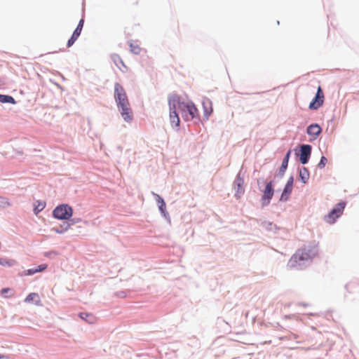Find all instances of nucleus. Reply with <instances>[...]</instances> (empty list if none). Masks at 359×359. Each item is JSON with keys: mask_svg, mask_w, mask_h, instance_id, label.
Returning a JSON list of instances; mask_svg holds the SVG:
<instances>
[{"mask_svg": "<svg viewBox=\"0 0 359 359\" xmlns=\"http://www.w3.org/2000/svg\"><path fill=\"white\" fill-rule=\"evenodd\" d=\"M318 255V249L316 246H307L299 249L291 257L290 263L292 266H295L302 261L312 259Z\"/></svg>", "mask_w": 359, "mask_h": 359, "instance_id": "f03ea898", "label": "nucleus"}, {"mask_svg": "<svg viewBox=\"0 0 359 359\" xmlns=\"http://www.w3.org/2000/svg\"><path fill=\"white\" fill-rule=\"evenodd\" d=\"M0 359H13V358L7 355L0 354Z\"/></svg>", "mask_w": 359, "mask_h": 359, "instance_id": "7c9ffc66", "label": "nucleus"}, {"mask_svg": "<svg viewBox=\"0 0 359 359\" xmlns=\"http://www.w3.org/2000/svg\"><path fill=\"white\" fill-rule=\"evenodd\" d=\"M70 226H71L70 224H65V229H54V230L57 233H62L67 231V230H69V228H70Z\"/></svg>", "mask_w": 359, "mask_h": 359, "instance_id": "c85d7f7f", "label": "nucleus"}, {"mask_svg": "<svg viewBox=\"0 0 359 359\" xmlns=\"http://www.w3.org/2000/svg\"><path fill=\"white\" fill-rule=\"evenodd\" d=\"M327 162V159L326 158V157L322 156L319 163L318 164V168L320 169L323 168L325 166Z\"/></svg>", "mask_w": 359, "mask_h": 359, "instance_id": "bb28decb", "label": "nucleus"}, {"mask_svg": "<svg viewBox=\"0 0 359 359\" xmlns=\"http://www.w3.org/2000/svg\"><path fill=\"white\" fill-rule=\"evenodd\" d=\"M73 214V210L71 206L67 204H62L57 206L53 211V215L58 219H69Z\"/></svg>", "mask_w": 359, "mask_h": 359, "instance_id": "7ed1b4c3", "label": "nucleus"}, {"mask_svg": "<svg viewBox=\"0 0 359 359\" xmlns=\"http://www.w3.org/2000/svg\"><path fill=\"white\" fill-rule=\"evenodd\" d=\"M299 177L304 184H306L309 179V172L305 167L299 169Z\"/></svg>", "mask_w": 359, "mask_h": 359, "instance_id": "f3484780", "label": "nucleus"}, {"mask_svg": "<svg viewBox=\"0 0 359 359\" xmlns=\"http://www.w3.org/2000/svg\"><path fill=\"white\" fill-rule=\"evenodd\" d=\"M25 302L26 303H32L34 302L36 305L40 306L41 304V299L38 293L36 292H32L29 294L27 297L25 299Z\"/></svg>", "mask_w": 359, "mask_h": 359, "instance_id": "ddd939ff", "label": "nucleus"}, {"mask_svg": "<svg viewBox=\"0 0 359 359\" xmlns=\"http://www.w3.org/2000/svg\"><path fill=\"white\" fill-rule=\"evenodd\" d=\"M47 268V264H41L36 269H30L27 271V275H32L37 272H41L45 270Z\"/></svg>", "mask_w": 359, "mask_h": 359, "instance_id": "aec40b11", "label": "nucleus"}, {"mask_svg": "<svg viewBox=\"0 0 359 359\" xmlns=\"http://www.w3.org/2000/svg\"><path fill=\"white\" fill-rule=\"evenodd\" d=\"M10 205L8 200L0 196V208H4Z\"/></svg>", "mask_w": 359, "mask_h": 359, "instance_id": "5701e85b", "label": "nucleus"}, {"mask_svg": "<svg viewBox=\"0 0 359 359\" xmlns=\"http://www.w3.org/2000/svg\"><path fill=\"white\" fill-rule=\"evenodd\" d=\"M293 181H294L293 177H290L288 179V180L285 186V188L283 189V191L282 193L281 198H280L281 200L287 201L288 199V197L292 191Z\"/></svg>", "mask_w": 359, "mask_h": 359, "instance_id": "9b49d317", "label": "nucleus"}, {"mask_svg": "<svg viewBox=\"0 0 359 359\" xmlns=\"http://www.w3.org/2000/svg\"><path fill=\"white\" fill-rule=\"evenodd\" d=\"M11 292L12 294L9 296V297H12L13 296V292L12 291V290L11 288H8V287H6V288H3L1 290V294L4 297H8V296L6 295V293L8 292Z\"/></svg>", "mask_w": 359, "mask_h": 359, "instance_id": "cd10ccee", "label": "nucleus"}, {"mask_svg": "<svg viewBox=\"0 0 359 359\" xmlns=\"http://www.w3.org/2000/svg\"><path fill=\"white\" fill-rule=\"evenodd\" d=\"M130 46L132 53L135 54H139L140 53L141 48L138 45L130 43Z\"/></svg>", "mask_w": 359, "mask_h": 359, "instance_id": "b1692460", "label": "nucleus"}, {"mask_svg": "<svg viewBox=\"0 0 359 359\" xmlns=\"http://www.w3.org/2000/svg\"><path fill=\"white\" fill-rule=\"evenodd\" d=\"M309 135L317 137L321 133V128L318 124H311L307 128Z\"/></svg>", "mask_w": 359, "mask_h": 359, "instance_id": "4468645a", "label": "nucleus"}, {"mask_svg": "<svg viewBox=\"0 0 359 359\" xmlns=\"http://www.w3.org/2000/svg\"><path fill=\"white\" fill-rule=\"evenodd\" d=\"M79 316L89 324H94L97 321V318L92 313H80Z\"/></svg>", "mask_w": 359, "mask_h": 359, "instance_id": "2eb2a0df", "label": "nucleus"}, {"mask_svg": "<svg viewBox=\"0 0 359 359\" xmlns=\"http://www.w3.org/2000/svg\"><path fill=\"white\" fill-rule=\"evenodd\" d=\"M154 195L156 197V203L158 205L159 210L161 212V213L165 215V208H166L165 203L164 202L163 199L159 195H158V194H154Z\"/></svg>", "mask_w": 359, "mask_h": 359, "instance_id": "6ab92c4d", "label": "nucleus"}, {"mask_svg": "<svg viewBox=\"0 0 359 359\" xmlns=\"http://www.w3.org/2000/svg\"><path fill=\"white\" fill-rule=\"evenodd\" d=\"M16 262L14 259L0 258V265L4 266H11L15 264Z\"/></svg>", "mask_w": 359, "mask_h": 359, "instance_id": "412c9836", "label": "nucleus"}, {"mask_svg": "<svg viewBox=\"0 0 359 359\" xmlns=\"http://www.w3.org/2000/svg\"><path fill=\"white\" fill-rule=\"evenodd\" d=\"M83 24H84V20L81 19L80 21L79 22V24H78L76 28H79V29H82L83 27Z\"/></svg>", "mask_w": 359, "mask_h": 359, "instance_id": "c756f323", "label": "nucleus"}, {"mask_svg": "<svg viewBox=\"0 0 359 359\" xmlns=\"http://www.w3.org/2000/svg\"><path fill=\"white\" fill-rule=\"evenodd\" d=\"M112 60H114L116 65L121 69L120 65L125 67L124 63L118 55L114 54L112 55Z\"/></svg>", "mask_w": 359, "mask_h": 359, "instance_id": "4be33fe9", "label": "nucleus"}, {"mask_svg": "<svg viewBox=\"0 0 359 359\" xmlns=\"http://www.w3.org/2000/svg\"><path fill=\"white\" fill-rule=\"evenodd\" d=\"M273 196V189L272 182H269L266 184L264 190L263 191V195L262 197V204L263 206L269 204L271 199Z\"/></svg>", "mask_w": 359, "mask_h": 359, "instance_id": "423d86ee", "label": "nucleus"}, {"mask_svg": "<svg viewBox=\"0 0 359 359\" xmlns=\"http://www.w3.org/2000/svg\"><path fill=\"white\" fill-rule=\"evenodd\" d=\"M290 154H291V151L289 150L287 152V154H286V155H285V158H284V159H283V161L282 162L281 166L280 168V173L281 175H283L285 173V170H286V169L287 168V165H288V161H289V158H290Z\"/></svg>", "mask_w": 359, "mask_h": 359, "instance_id": "a211bd4d", "label": "nucleus"}, {"mask_svg": "<svg viewBox=\"0 0 359 359\" xmlns=\"http://www.w3.org/2000/svg\"><path fill=\"white\" fill-rule=\"evenodd\" d=\"M13 101L14 99L11 96L0 95V102H11Z\"/></svg>", "mask_w": 359, "mask_h": 359, "instance_id": "393cba45", "label": "nucleus"}, {"mask_svg": "<svg viewBox=\"0 0 359 359\" xmlns=\"http://www.w3.org/2000/svg\"><path fill=\"white\" fill-rule=\"evenodd\" d=\"M82 29H79V28H76V29L74 31L71 38L68 40L67 42V47H71L74 42L77 40V39L79 37L81 32Z\"/></svg>", "mask_w": 359, "mask_h": 359, "instance_id": "dca6fc26", "label": "nucleus"}, {"mask_svg": "<svg viewBox=\"0 0 359 359\" xmlns=\"http://www.w3.org/2000/svg\"><path fill=\"white\" fill-rule=\"evenodd\" d=\"M168 104L172 109L177 107L182 118L187 121L193 120L198 115V109L192 102H181L180 97L176 95L169 97Z\"/></svg>", "mask_w": 359, "mask_h": 359, "instance_id": "f257e3e1", "label": "nucleus"}, {"mask_svg": "<svg viewBox=\"0 0 359 359\" xmlns=\"http://www.w3.org/2000/svg\"><path fill=\"white\" fill-rule=\"evenodd\" d=\"M170 107V123L173 126L178 127L180 126V118L178 116V114L177 113V107H175V108Z\"/></svg>", "mask_w": 359, "mask_h": 359, "instance_id": "f8f14e48", "label": "nucleus"}, {"mask_svg": "<svg viewBox=\"0 0 359 359\" xmlns=\"http://www.w3.org/2000/svg\"><path fill=\"white\" fill-rule=\"evenodd\" d=\"M324 102V93L320 86H318L315 98L309 104L310 109H317L323 105Z\"/></svg>", "mask_w": 359, "mask_h": 359, "instance_id": "0eeeda50", "label": "nucleus"}, {"mask_svg": "<svg viewBox=\"0 0 359 359\" xmlns=\"http://www.w3.org/2000/svg\"><path fill=\"white\" fill-rule=\"evenodd\" d=\"M67 223H65L63 225H61V229H65V224H66Z\"/></svg>", "mask_w": 359, "mask_h": 359, "instance_id": "2f4dec72", "label": "nucleus"}, {"mask_svg": "<svg viewBox=\"0 0 359 359\" xmlns=\"http://www.w3.org/2000/svg\"><path fill=\"white\" fill-rule=\"evenodd\" d=\"M46 204L44 202H38L37 205L35 207V213L37 214L38 212H41L43 208H45Z\"/></svg>", "mask_w": 359, "mask_h": 359, "instance_id": "a878e982", "label": "nucleus"}, {"mask_svg": "<svg viewBox=\"0 0 359 359\" xmlns=\"http://www.w3.org/2000/svg\"><path fill=\"white\" fill-rule=\"evenodd\" d=\"M346 203L344 202L339 203L325 217V220L328 224H333L336 219L339 217L345 208Z\"/></svg>", "mask_w": 359, "mask_h": 359, "instance_id": "39448f33", "label": "nucleus"}, {"mask_svg": "<svg viewBox=\"0 0 359 359\" xmlns=\"http://www.w3.org/2000/svg\"><path fill=\"white\" fill-rule=\"evenodd\" d=\"M118 109L125 121L128 123L132 121L133 113L130 108V103L124 104V107L120 106Z\"/></svg>", "mask_w": 359, "mask_h": 359, "instance_id": "6e6552de", "label": "nucleus"}, {"mask_svg": "<svg viewBox=\"0 0 359 359\" xmlns=\"http://www.w3.org/2000/svg\"><path fill=\"white\" fill-rule=\"evenodd\" d=\"M300 161L302 164H306L311 153V146L309 144H303L301 147Z\"/></svg>", "mask_w": 359, "mask_h": 359, "instance_id": "9d476101", "label": "nucleus"}, {"mask_svg": "<svg viewBox=\"0 0 359 359\" xmlns=\"http://www.w3.org/2000/svg\"><path fill=\"white\" fill-rule=\"evenodd\" d=\"M114 98L118 107H120V106L124 107V104L129 103L124 88L118 83L114 85Z\"/></svg>", "mask_w": 359, "mask_h": 359, "instance_id": "20e7f679", "label": "nucleus"}, {"mask_svg": "<svg viewBox=\"0 0 359 359\" xmlns=\"http://www.w3.org/2000/svg\"><path fill=\"white\" fill-rule=\"evenodd\" d=\"M244 184V180L243 178L240 177V175H238L235 182H234V190H235V196L237 198H240L241 196L245 192V189L243 187Z\"/></svg>", "mask_w": 359, "mask_h": 359, "instance_id": "1a4fd4ad", "label": "nucleus"}]
</instances>
